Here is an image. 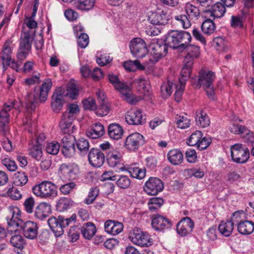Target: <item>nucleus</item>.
Wrapping results in <instances>:
<instances>
[{
  "label": "nucleus",
  "instance_id": "nucleus-1",
  "mask_svg": "<svg viewBox=\"0 0 254 254\" xmlns=\"http://www.w3.org/2000/svg\"><path fill=\"white\" fill-rule=\"evenodd\" d=\"M10 213L11 217H7L8 232L11 234L13 232L22 230L25 238L31 240L37 238L38 228L36 223L30 221L24 222L20 218L19 210L17 208L10 211Z\"/></svg>",
  "mask_w": 254,
  "mask_h": 254
},
{
  "label": "nucleus",
  "instance_id": "nucleus-2",
  "mask_svg": "<svg viewBox=\"0 0 254 254\" xmlns=\"http://www.w3.org/2000/svg\"><path fill=\"white\" fill-rule=\"evenodd\" d=\"M52 86L51 79H45L37 91L35 90L34 93H31L27 95L26 107L28 111L34 110L39 102L44 103L46 101Z\"/></svg>",
  "mask_w": 254,
  "mask_h": 254
},
{
  "label": "nucleus",
  "instance_id": "nucleus-3",
  "mask_svg": "<svg viewBox=\"0 0 254 254\" xmlns=\"http://www.w3.org/2000/svg\"><path fill=\"white\" fill-rule=\"evenodd\" d=\"M191 39V35L188 32L172 30L166 35L165 42L168 47L172 49L183 50L185 46L190 44Z\"/></svg>",
  "mask_w": 254,
  "mask_h": 254
},
{
  "label": "nucleus",
  "instance_id": "nucleus-4",
  "mask_svg": "<svg viewBox=\"0 0 254 254\" xmlns=\"http://www.w3.org/2000/svg\"><path fill=\"white\" fill-rule=\"evenodd\" d=\"M215 78V73L212 71L202 69L198 73L196 86H201L205 91L207 97L210 99H214L215 91L213 82Z\"/></svg>",
  "mask_w": 254,
  "mask_h": 254
},
{
  "label": "nucleus",
  "instance_id": "nucleus-5",
  "mask_svg": "<svg viewBox=\"0 0 254 254\" xmlns=\"http://www.w3.org/2000/svg\"><path fill=\"white\" fill-rule=\"evenodd\" d=\"M187 54L184 60V66L181 69L180 75L190 78L194 60L200 55V49L197 46L188 44L185 46Z\"/></svg>",
  "mask_w": 254,
  "mask_h": 254
},
{
  "label": "nucleus",
  "instance_id": "nucleus-6",
  "mask_svg": "<svg viewBox=\"0 0 254 254\" xmlns=\"http://www.w3.org/2000/svg\"><path fill=\"white\" fill-rule=\"evenodd\" d=\"M34 194L43 198L53 199L58 195L57 187L50 181H44L32 188Z\"/></svg>",
  "mask_w": 254,
  "mask_h": 254
},
{
  "label": "nucleus",
  "instance_id": "nucleus-7",
  "mask_svg": "<svg viewBox=\"0 0 254 254\" xmlns=\"http://www.w3.org/2000/svg\"><path fill=\"white\" fill-rule=\"evenodd\" d=\"M76 218V216L74 214L68 218H65L62 216H59L58 218L52 217L48 219V223L55 236L58 237L64 234V228L69 226L72 221H75Z\"/></svg>",
  "mask_w": 254,
  "mask_h": 254
},
{
  "label": "nucleus",
  "instance_id": "nucleus-8",
  "mask_svg": "<svg viewBox=\"0 0 254 254\" xmlns=\"http://www.w3.org/2000/svg\"><path fill=\"white\" fill-rule=\"evenodd\" d=\"M59 173L61 177L65 180H74L78 177V166L72 163H63L60 165Z\"/></svg>",
  "mask_w": 254,
  "mask_h": 254
},
{
  "label": "nucleus",
  "instance_id": "nucleus-9",
  "mask_svg": "<svg viewBox=\"0 0 254 254\" xmlns=\"http://www.w3.org/2000/svg\"><path fill=\"white\" fill-rule=\"evenodd\" d=\"M131 54L137 58H143L148 53V50L145 41L141 38L133 39L129 43Z\"/></svg>",
  "mask_w": 254,
  "mask_h": 254
},
{
  "label": "nucleus",
  "instance_id": "nucleus-10",
  "mask_svg": "<svg viewBox=\"0 0 254 254\" xmlns=\"http://www.w3.org/2000/svg\"><path fill=\"white\" fill-rule=\"evenodd\" d=\"M231 154L233 161L240 164L246 162L250 156L249 149L243 148L241 144H235L232 146Z\"/></svg>",
  "mask_w": 254,
  "mask_h": 254
},
{
  "label": "nucleus",
  "instance_id": "nucleus-11",
  "mask_svg": "<svg viewBox=\"0 0 254 254\" xmlns=\"http://www.w3.org/2000/svg\"><path fill=\"white\" fill-rule=\"evenodd\" d=\"M131 241L134 244L140 247H149L152 244V239L148 234L135 229L129 236Z\"/></svg>",
  "mask_w": 254,
  "mask_h": 254
},
{
  "label": "nucleus",
  "instance_id": "nucleus-12",
  "mask_svg": "<svg viewBox=\"0 0 254 254\" xmlns=\"http://www.w3.org/2000/svg\"><path fill=\"white\" fill-rule=\"evenodd\" d=\"M168 45L165 41H158L157 42H152L149 46L150 53L154 59L155 62H157L159 59L165 56L168 52Z\"/></svg>",
  "mask_w": 254,
  "mask_h": 254
},
{
  "label": "nucleus",
  "instance_id": "nucleus-13",
  "mask_svg": "<svg viewBox=\"0 0 254 254\" xmlns=\"http://www.w3.org/2000/svg\"><path fill=\"white\" fill-rule=\"evenodd\" d=\"M17 102L15 100L9 101L7 103H5L3 109L0 111V131H5L6 125L8 124L9 120V116L8 112L12 108L16 109L18 106L16 105Z\"/></svg>",
  "mask_w": 254,
  "mask_h": 254
},
{
  "label": "nucleus",
  "instance_id": "nucleus-14",
  "mask_svg": "<svg viewBox=\"0 0 254 254\" xmlns=\"http://www.w3.org/2000/svg\"><path fill=\"white\" fill-rule=\"evenodd\" d=\"M145 142L144 137L138 132L129 134L126 139L125 147L130 151H135Z\"/></svg>",
  "mask_w": 254,
  "mask_h": 254
},
{
  "label": "nucleus",
  "instance_id": "nucleus-15",
  "mask_svg": "<svg viewBox=\"0 0 254 254\" xmlns=\"http://www.w3.org/2000/svg\"><path fill=\"white\" fill-rule=\"evenodd\" d=\"M164 185L162 181L156 177H151L145 183L144 190L148 194L156 195L163 190Z\"/></svg>",
  "mask_w": 254,
  "mask_h": 254
},
{
  "label": "nucleus",
  "instance_id": "nucleus-16",
  "mask_svg": "<svg viewBox=\"0 0 254 254\" xmlns=\"http://www.w3.org/2000/svg\"><path fill=\"white\" fill-rule=\"evenodd\" d=\"M125 119L127 123L130 125H142L146 122L145 116L142 111L138 109H132L128 111Z\"/></svg>",
  "mask_w": 254,
  "mask_h": 254
},
{
  "label": "nucleus",
  "instance_id": "nucleus-17",
  "mask_svg": "<svg viewBox=\"0 0 254 254\" xmlns=\"http://www.w3.org/2000/svg\"><path fill=\"white\" fill-rule=\"evenodd\" d=\"M88 161L90 165L94 167H100L104 163V153L97 148H92L88 152Z\"/></svg>",
  "mask_w": 254,
  "mask_h": 254
},
{
  "label": "nucleus",
  "instance_id": "nucleus-18",
  "mask_svg": "<svg viewBox=\"0 0 254 254\" xmlns=\"http://www.w3.org/2000/svg\"><path fill=\"white\" fill-rule=\"evenodd\" d=\"M194 228V223L190 217L182 218L177 225V231L181 236H186L190 234Z\"/></svg>",
  "mask_w": 254,
  "mask_h": 254
},
{
  "label": "nucleus",
  "instance_id": "nucleus-19",
  "mask_svg": "<svg viewBox=\"0 0 254 254\" xmlns=\"http://www.w3.org/2000/svg\"><path fill=\"white\" fill-rule=\"evenodd\" d=\"M151 225L155 230L158 231H164L172 227V223L168 219L158 214L153 215Z\"/></svg>",
  "mask_w": 254,
  "mask_h": 254
},
{
  "label": "nucleus",
  "instance_id": "nucleus-20",
  "mask_svg": "<svg viewBox=\"0 0 254 254\" xmlns=\"http://www.w3.org/2000/svg\"><path fill=\"white\" fill-rule=\"evenodd\" d=\"M64 91L62 87L57 88L54 91L51 102V107L53 111L55 113H59L62 109L64 103Z\"/></svg>",
  "mask_w": 254,
  "mask_h": 254
},
{
  "label": "nucleus",
  "instance_id": "nucleus-21",
  "mask_svg": "<svg viewBox=\"0 0 254 254\" xmlns=\"http://www.w3.org/2000/svg\"><path fill=\"white\" fill-rule=\"evenodd\" d=\"M96 95L99 106L98 108L96 107L95 110L96 114L100 117L107 115L110 112V108L108 105L107 100L104 93L101 91H99L96 92Z\"/></svg>",
  "mask_w": 254,
  "mask_h": 254
},
{
  "label": "nucleus",
  "instance_id": "nucleus-22",
  "mask_svg": "<svg viewBox=\"0 0 254 254\" xmlns=\"http://www.w3.org/2000/svg\"><path fill=\"white\" fill-rule=\"evenodd\" d=\"M170 15L164 10L153 12L148 17V20L153 25H165L168 23Z\"/></svg>",
  "mask_w": 254,
  "mask_h": 254
},
{
  "label": "nucleus",
  "instance_id": "nucleus-23",
  "mask_svg": "<svg viewBox=\"0 0 254 254\" xmlns=\"http://www.w3.org/2000/svg\"><path fill=\"white\" fill-rule=\"evenodd\" d=\"M51 213V206L47 202H41L35 208V217L40 220L48 217Z\"/></svg>",
  "mask_w": 254,
  "mask_h": 254
},
{
  "label": "nucleus",
  "instance_id": "nucleus-24",
  "mask_svg": "<svg viewBox=\"0 0 254 254\" xmlns=\"http://www.w3.org/2000/svg\"><path fill=\"white\" fill-rule=\"evenodd\" d=\"M74 119L72 116H67L63 114L60 122V127L64 134H70L73 132L75 126L73 125Z\"/></svg>",
  "mask_w": 254,
  "mask_h": 254
},
{
  "label": "nucleus",
  "instance_id": "nucleus-25",
  "mask_svg": "<svg viewBox=\"0 0 254 254\" xmlns=\"http://www.w3.org/2000/svg\"><path fill=\"white\" fill-rule=\"evenodd\" d=\"M104 133V127L100 123L92 125L86 130V135L91 139L99 138L102 136Z\"/></svg>",
  "mask_w": 254,
  "mask_h": 254
},
{
  "label": "nucleus",
  "instance_id": "nucleus-26",
  "mask_svg": "<svg viewBox=\"0 0 254 254\" xmlns=\"http://www.w3.org/2000/svg\"><path fill=\"white\" fill-rule=\"evenodd\" d=\"M123 224L115 220H107L104 224V228L106 232L113 235L120 233L123 230Z\"/></svg>",
  "mask_w": 254,
  "mask_h": 254
},
{
  "label": "nucleus",
  "instance_id": "nucleus-27",
  "mask_svg": "<svg viewBox=\"0 0 254 254\" xmlns=\"http://www.w3.org/2000/svg\"><path fill=\"white\" fill-rule=\"evenodd\" d=\"M106 158L108 164L111 167L114 168L121 164L122 155L116 150H110L107 153Z\"/></svg>",
  "mask_w": 254,
  "mask_h": 254
},
{
  "label": "nucleus",
  "instance_id": "nucleus-28",
  "mask_svg": "<svg viewBox=\"0 0 254 254\" xmlns=\"http://www.w3.org/2000/svg\"><path fill=\"white\" fill-rule=\"evenodd\" d=\"M119 91L121 93L122 98L131 105L136 104L140 100V97H137L130 93V89L127 84Z\"/></svg>",
  "mask_w": 254,
  "mask_h": 254
},
{
  "label": "nucleus",
  "instance_id": "nucleus-29",
  "mask_svg": "<svg viewBox=\"0 0 254 254\" xmlns=\"http://www.w3.org/2000/svg\"><path fill=\"white\" fill-rule=\"evenodd\" d=\"M124 129L118 124L112 123L109 125L108 127V133L111 138L118 140L122 138Z\"/></svg>",
  "mask_w": 254,
  "mask_h": 254
},
{
  "label": "nucleus",
  "instance_id": "nucleus-30",
  "mask_svg": "<svg viewBox=\"0 0 254 254\" xmlns=\"http://www.w3.org/2000/svg\"><path fill=\"white\" fill-rule=\"evenodd\" d=\"M80 227L82 235L87 240H90L96 232L95 225L92 222L85 223Z\"/></svg>",
  "mask_w": 254,
  "mask_h": 254
},
{
  "label": "nucleus",
  "instance_id": "nucleus-31",
  "mask_svg": "<svg viewBox=\"0 0 254 254\" xmlns=\"http://www.w3.org/2000/svg\"><path fill=\"white\" fill-rule=\"evenodd\" d=\"M167 158L169 161L174 165H179L183 161V154L178 149H172L169 151L167 154Z\"/></svg>",
  "mask_w": 254,
  "mask_h": 254
},
{
  "label": "nucleus",
  "instance_id": "nucleus-32",
  "mask_svg": "<svg viewBox=\"0 0 254 254\" xmlns=\"http://www.w3.org/2000/svg\"><path fill=\"white\" fill-rule=\"evenodd\" d=\"M10 243L16 249L15 251H16L18 254H19L20 252H21L24 246L26 245L24 238L19 235H14L12 236L10 239Z\"/></svg>",
  "mask_w": 254,
  "mask_h": 254
},
{
  "label": "nucleus",
  "instance_id": "nucleus-33",
  "mask_svg": "<svg viewBox=\"0 0 254 254\" xmlns=\"http://www.w3.org/2000/svg\"><path fill=\"white\" fill-rule=\"evenodd\" d=\"M238 230L243 235H249L254 230V224L252 221H241L238 224Z\"/></svg>",
  "mask_w": 254,
  "mask_h": 254
},
{
  "label": "nucleus",
  "instance_id": "nucleus-34",
  "mask_svg": "<svg viewBox=\"0 0 254 254\" xmlns=\"http://www.w3.org/2000/svg\"><path fill=\"white\" fill-rule=\"evenodd\" d=\"M196 115L197 117L195 119L197 126L199 127H205L209 125L210 121L208 117L202 110H198L196 112Z\"/></svg>",
  "mask_w": 254,
  "mask_h": 254
},
{
  "label": "nucleus",
  "instance_id": "nucleus-35",
  "mask_svg": "<svg viewBox=\"0 0 254 254\" xmlns=\"http://www.w3.org/2000/svg\"><path fill=\"white\" fill-rule=\"evenodd\" d=\"M234 228V222L229 220L226 222H221L218 227V230L221 234L225 237L229 236Z\"/></svg>",
  "mask_w": 254,
  "mask_h": 254
},
{
  "label": "nucleus",
  "instance_id": "nucleus-36",
  "mask_svg": "<svg viewBox=\"0 0 254 254\" xmlns=\"http://www.w3.org/2000/svg\"><path fill=\"white\" fill-rule=\"evenodd\" d=\"M29 154L37 161H40L43 156V151L41 145L32 144L28 148Z\"/></svg>",
  "mask_w": 254,
  "mask_h": 254
},
{
  "label": "nucleus",
  "instance_id": "nucleus-37",
  "mask_svg": "<svg viewBox=\"0 0 254 254\" xmlns=\"http://www.w3.org/2000/svg\"><path fill=\"white\" fill-rule=\"evenodd\" d=\"M226 9L224 4L221 2H216L211 7V10L209 11L210 15L214 18H220L223 16L225 13Z\"/></svg>",
  "mask_w": 254,
  "mask_h": 254
},
{
  "label": "nucleus",
  "instance_id": "nucleus-38",
  "mask_svg": "<svg viewBox=\"0 0 254 254\" xmlns=\"http://www.w3.org/2000/svg\"><path fill=\"white\" fill-rule=\"evenodd\" d=\"M127 170L132 178L141 180L145 176L146 169L144 168L140 169L137 167L130 166L127 168Z\"/></svg>",
  "mask_w": 254,
  "mask_h": 254
},
{
  "label": "nucleus",
  "instance_id": "nucleus-39",
  "mask_svg": "<svg viewBox=\"0 0 254 254\" xmlns=\"http://www.w3.org/2000/svg\"><path fill=\"white\" fill-rule=\"evenodd\" d=\"M28 176L24 172L18 171L13 176V183L16 186L22 187L28 182Z\"/></svg>",
  "mask_w": 254,
  "mask_h": 254
},
{
  "label": "nucleus",
  "instance_id": "nucleus-40",
  "mask_svg": "<svg viewBox=\"0 0 254 254\" xmlns=\"http://www.w3.org/2000/svg\"><path fill=\"white\" fill-rule=\"evenodd\" d=\"M75 141L76 147L80 155H85L87 154L89 151L90 146L88 140L84 138H80L75 140Z\"/></svg>",
  "mask_w": 254,
  "mask_h": 254
},
{
  "label": "nucleus",
  "instance_id": "nucleus-41",
  "mask_svg": "<svg viewBox=\"0 0 254 254\" xmlns=\"http://www.w3.org/2000/svg\"><path fill=\"white\" fill-rule=\"evenodd\" d=\"M181 76V78H179L180 85H177L176 86L175 88L176 90L174 94L175 100L177 102H179L181 100L182 96L185 88L186 81L189 78L184 77L182 75Z\"/></svg>",
  "mask_w": 254,
  "mask_h": 254
},
{
  "label": "nucleus",
  "instance_id": "nucleus-42",
  "mask_svg": "<svg viewBox=\"0 0 254 254\" xmlns=\"http://www.w3.org/2000/svg\"><path fill=\"white\" fill-rule=\"evenodd\" d=\"M125 68L129 71H135L137 69L143 70L144 66L141 64L140 62L137 60L128 61L125 62L123 64Z\"/></svg>",
  "mask_w": 254,
  "mask_h": 254
},
{
  "label": "nucleus",
  "instance_id": "nucleus-43",
  "mask_svg": "<svg viewBox=\"0 0 254 254\" xmlns=\"http://www.w3.org/2000/svg\"><path fill=\"white\" fill-rule=\"evenodd\" d=\"M215 24L212 20L206 19L201 24V29L203 33L206 35H210L215 30Z\"/></svg>",
  "mask_w": 254,
  "mask_h": 254
},
{
  "label": "nucleus",
  "instance_id": "nucleus-44",
  "mask_svg": "<svg viewBox=\"0 0 254 254\" xmlns=\"http://www.w3.org/2000/svg\"><path fill=\"white\" fill-rule=\"evenodd\" d=\"M185 11L190 19L197 18L200 14L198 8L189 2L186 4Z\"/></svg>",
  "mask_w": 254,
  "mask_h": 254
},
{
  "label": "nucleus",
  "instance_id": "nucleus-45",
  "mask_svg": "<svg viewBox=\"0 0 254 254\" xmlns=\"http://www.w3.org/2000/svg\"><path fill=\"white\" fill-rule=\"evenodd\" d=\"M176 85L170 80L164 82L161 86V92L163 97L169 96L172 93L173 87H176Z\"/></svg>",
  "mask_w": 254,
  "mask_h": 254
},
{
  "label": "nucleus",
  "instance_id": "nucleus-46",
  "mask_svg": "<svg viewBox=\"0 0 254 254\" xmlns=\"http://www.w3.org/2000/svg\"><path fill=\"white\" fill-rule=\"evenodd\" d=\"M62 90L64 93V97H69L71 99H75L78 95V90L74 84L69 85L66 90L62 87Z\"/></svg>",
  "mask_w": 254,
  "mask_h": 254
},
{
  "label": "nucleus",
  "instance_id": "nucleus-47",
  "mask_svg": "<svg viewBox=\"0 0 254 254\" xmlns=\"http://www.w3.org/2000/svg\"><path fill=\"white\" fill-rule=\"evenodd\" d=\"M72 204V201L67 197L61 198L57 202V209L60 211H64L70 207Z\"/></svg>",
  "mask_w": 254,
  "mask_h": 254
},
{
  "label": "nucleus",
  "instance_id": "nucleus-48",
  "mask_svg": "<svg viewBox=\"0 0 254 254\" xmlns=\"http://www.w3.org/2000/svg\"><path fill=\"white\" fill-rule=\"evenodd\" d=\"M33 38L28 33H24L20 44V48L30 51L31 48V44Z\"/></svg>",
  "mask_w": 254,
  "mask_h": 254
},
{
  "label": "nucleus",
  "instance_id": "nucleus-49",
  "mask_svg": "<svg viewBox=\"0 0 254 254\" xmlns=\"http://www.w3.org/2000/svg\"><path fill=\"white\" fill-rule=\"evenodd\" d=\"M95 0H77L76 6L82 10H88L94 6Z\"/></svg>",
  "mask_w": 254,
  "mask_h": 254
},
{
  "label": "nucleus",
  "instance_id": "nucleus-50",
  "mask_svg": "<svg viewBox=\"0 0 254 254\" xmlns=\"http://www.w3.org/2000/svg\"><path fill=\"white\" fill-rule=\"evenodd\" d=\"M11 50L9 46L8 43H5L0 54V58L2 61V64L4 63H7L8 60H11Z\"/></svg>",
  "mask_w": 254,
  "mask_h": 254
},
{
  "label": "nucleus",
  "instance_id": "nucleus-51",
  "mask_svg": "<svg viewBox=\"0 0 254 254\" xmlns=\"http://www.w3.org/2000/svg\"><path fill=\"white\" fill-rule=\"evenodd\" d=\"M202 136V132L200 131L196 130L191 134L187 143L189 146L197 145Z\"/></svg>",
  "mask_w": 254,
  "mask_h": 254
},
{
  "label": "nucleus",
  "instance_id": "nucleus-52",
  "mask_svg": "<svg viewBox=\"0 0 254 254\" xmlns=\"http://www.w3.org/2000/svg\"><path fill=\"white\" fill-rule=\"evenodd\" d=\"M81 233V227L79 226H74L70 227L68 232V236L70 238L72 242L76 241Z\"/></svg>",
  "mask_w": 254,
  "mask_h": 254
},
{
  "label": "nucleus",
  "instance_id": "nucleus-53",
  "mask_svg": "<svg viewBox=\"0 0 254 254\" xmlns=\"http://www.w3.org/2000/svg\"><path fill=\"white\" fill-rule=\"evenodd\" d=\"M185 172L190 178L194 177L197 179H201L204 176V171L200 169L192 168L187 169L185 170Z\"/></svg>",
  "mask_w": 254,
  "mask_h": 254
},
{
  "label": "nucleus",
  "instance_id": "nucleus-54",
  "mask_svg": "<svg viewBox=\"0 0 254 254\" xmlns=\"http://www.w3.org/2000/svg\"><path fill=\"white\" fill-rule=\"evenodd\" d=\"M60 144L56 141L48 143L46 147V152L51 155H57L60 150Z\"/></svg>",
  "mask_w": 254,
  "mask_h": 254
},
{
  "label": "nucleus",
  "instance_id": "nucleus-55",
  "mask_svg": "<svg viewBox=\"0 0 254 254\" xmlns=\"http://www.w3.org/2000/svg\"><path fill=\"white\" fill-rule=\"evenodd\" d=\"M116 181L117 186L121 189H127L130 185V181L126 176H120Z\"/></svg>",
  "mask_w": 254,
  "mask_h": 254
},
{
  "label": "nucleus",
  "instance_id": "nucleus-56",
  "mask_svg": "<svg viewBox=\"0 0 254 254\" xmlns=\"http://www.w3.org/2000/svg\"><path fill=\"white\" fill-rule=\"evenodd\" d=\"M175 19L178 22V24L181 25L184 29L190 27L191 25L188 17L185 15L175 16Z\"/></svg>",
  "mask_w": 254,
  "mask_h": 254
},
{
  "label": "nucleus",
  "instance_id": "nucleus-57",
  "mask_svg": "<svg viewBox=\"0 0 254 254\" xmlns=\"http://www.w3.org/2000/svg\"><path fill=\"white\" fill-rule=\"evenodd\" d=\"M79 112V108L77 105L75 104H69L67 106V111L65 112L64 114L67 116H72L73 119H75L76 116Z\"/></svg>",
  "mask_w": 254,
  "mask_h": 254
},
{
  "label": "nucleus",
  "instance_id": "nucleus-58",
  "mask_svg": "<svg viewBox=\"0 0 254 254\" xmlns=\"http://www.w3.org/2000/svg\"><path fill=\"white\" fill-rule=\"evenodd\" d=\"M109 81L114 85L115 88L119 91L122 87L126 85L125 83H123L120 81L118 76L114 74H109L108 75Z\"/></svg>",
  "mask_w": 254,
  "mask_h": 254
},
{
  "label": "nucleus",
  "instance_id": "nucleus-59",
  "mask_svg": "<svg viewBox=\"0 0 254 254\" xmlns=\"http://www.w3.org/2000/svg\"><path fill=\"white\" fill-rule=\"evenodd\" d=\"M82 105L85 110H95L96 109L95 100L92 97L84 99L82 101Z\"/></svg>",
  "mask_w": 254,
  "mask_h": 254
},
{
  "label": "nucleus",
  "instance_id": "nucleus-60",
  "mask_svg": "<svg viewBox=\"0 0 254 254\" xmlns=\"http://www.w3.org/2000/svg\"><path fill=\"white\" fill-rule=\"evenodd\" d=\"M231 26L235 28H241L243 27V17L242 15L232 16Z\"/></svg>",
  "mask_w": 254,
  "mask_h": 254
},
{
  "label": "nucleus",
  "instance_id": "nucleus-61",
  "mask_svg": "<svg viewBox=\"0 0 254 254\" xmlns=\"http://www.w3.org/2000/svg\"><path fill=\"white\" fill-rule=\"evenodd\" d=\"M230 131L235 134L245 133V132L248 131V129L245 126L239 124H233L229 127Z\"/></svg>",
  "mask_w": 254,
  "mask_h": 254
},
{
  "label": "nucleus",
  "instance_id": "nucleus-62",
  "mask_svg": "<svg viewBox=\"0 0 254 254\" xmlns=\"http://www.w3.org/2000/svg\"><path fill=\"white\" fill-rule=\"evenodd\" d=\"M7 195L13 200H19L22 197V194L16 187H12L7 190Z\"/></svg>",
  "mask_w": 254,
  "mask_h": 254
},
{
  "label": "nucleus",
  "instance_id": "nucleus-63",
  "mask_svg": "<svg viewBox=\"0 0 254 254\" xmlns=\"http://www.w3.org/2000/svg\"><path fill=\"white\" fill-rule=\"evenodd\" d=\"M98 195V190L96 188H92L88 193V196L84 200V202L87 204H91L95 199Z\"/></svg>",
  "mask_w": 254,
  "mask_h": 254
},
{
  "label": "nucleus",
  "instance_id": "nucleus-64",
  "mask_svg": "<svg viewBox=\"0 0 254 254\" xmlns=\"http://www.w3.org/2000/svg\"><path fill=\"white\" fill-rule=\"evenodd\" d=\"M89 43V38L87 34L81 33L77 39V44L79 47L81 48L86 47Z\"/></svg>",
  "mask_w": 254,
  "mask_h": 254
}]
</instances>
